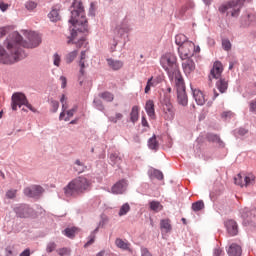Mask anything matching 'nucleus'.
Segmentation results:
<instances>
[{"mask_svg":"<svg viewBox=\"0 0 256 256\" xmlns=\"http://www.w3.org/2000/svg\"><path fill=\"white\" fill-rule=\"evenodd\" d=\"M24 35L27 37L28 42L23 41V37H21L18 32H13L5 42L6 48L0 45V65H13V63H17V61L25 59L27 55L21 47H25L26 49L39 47L41 43V36H39V34L26 31Z\"/></svg>","mask_w":256,"mask_h":256,"instance_id":"f257e3e1","label":"nucleus"},{"mask_svg":"<svg viewBox=\"0 0 256 256\" xmlns=\"http://www.w3.org/2000/svg\"><path fill=\"white\" fill-rule=\"evenodd\" d=\"M74 10L71 11V19L69 23L72 25L71 36L68 40V45L74 43L78 49L85 45V38L82 33L88 31L87 19L85 18V9L83 3L75 1L73 3Z\"/></svg>","mask_w":256,"mask_h":256,"instance_id":"f03ea898","label":"nucleus"},{"mask_svg":"<svg viewBox=\"0 0 256 256\" xmlns=\"http://www.w3.org/2000/svg\"><path fill=\"white\" fill-rule=\"evenodd\" d=\"M161 66L167 72L169 79L176 81L182 79L179 65H177V56L173 53H166L160 59Z\"/></svg>","mask_w":256,"mask_h":256,"instance_id":"7ed1b4c3","label":"nucleus"},{"mask_svg":"<svg viewBox=\"0 0 256 256\" xmlns=\"http://www.w3.org/2000/svg\"><path fill=\"white\" fill-rule=\"evenodd\" d=\"M91 182L87 178L80 176L72 180L65 188L64 193L67 197H73V195H79V193H85L89 189Z\"/></svg>","mask_w":256,"mask_h":256,"instance_id":"20e7f679","label":"nucleus"},{"mask_svg":"<svg viewBox=\"0 0 256 256\" xmlns=\"http://www.w3.org/2000/svg\"><path fill=\"white\" fill-rule=\"evenodd\" d=\"M245 3V0H230L228 2H225L221 4L218 8L219 13H222L226 15H231V17H238L239 12L241 11V7H243V4Z\"/></svg>","mask_w":256,"mask_h":256,"instance_id":"39448f33","label":"nucleus"},{"mask_svg":"<svg viewBox=\"0 0 256 256\" xmlns=\"http://www.w3.org/2000/svg\"><path fill=\"white\" fill-rule=\"evenodd\" d=\"M11 105L12 111H17V107H23V105H25V107L32 111V113H37V109H35V107H33V105L29 103V100H27V96H25V94L21 92H16L12 95Z\"/></svg>","mask_w":256,"mask_h":256,"instance_id":"423d86ee","label":"nucleus"},{"mask_svg":"<svg viewBox=\"0 0 256 256\" xmlns=\"http://www.w3.org/2000/svg\"><path fill=\"white\" fill-rule=\"evenodd\" d=\"M175 85L179 105L187 107L188 99L187 93L185 92V81L183 80V78H178L177 80H175Z\"/></svg>","mask_w":256,"mask_h":256,"instance_id":"0eeeda50","label":"nucleus"},{"mask_svg":"<svg viewBox=\"0 0 256 256\" xmlns=\"http://www.w3.org/2000/svg\"><path fill=\"white\" fill-rule=\"evenodd\" d=\"M180 59H191L195 55V43L186 42L178 47Z\"/></svg>","mask_w":256,"mask_h":256,"instance_id":"6e6552de","label":"nucleus"},{"mask_svg":"<svg viewBox=\"0 0 256 256\" xmlns=\"http://www.w3.org/2000/svg\"><path fill=\"white\" fill-rule=\"evenodd\" d=\"M13 211L20 219H29V217H33V213H35L33 208L27 204H18L13 208Z\"/></svg>","mask_w":256,"mask_h":256,"instance_id":"1a4fd4ad","label":"nucleus"},{"mask_svg":"<svg viewBox=\"0 0 256 256\" xmlns=\"http://www.w3.org/2000/svg\"><path fill=\"white\" fill-rule=\"evenodd\" d=\"M162 113L163 118L166 121H173L175 119V108L173 107V104L169 100H164L162 104Z\"/></svg>","mask_w":256,"mask_h":256,"instance_id":"9d476101","label":"nucleus"},{"mask_svg":"<svg viewBox=\"0 0 256 256\" xmlns=\"http://www.w3.org/2000/svg\"><path fill=\"white\" fill-rule=\"evenodd\" d=\"M235 184L239 185L240 187H249V185H253L255 183V176L253 174H249L247 176H243L238 174L234 178Z\"/></svg>","mask_w":256,"mask_h":256,"instance_id":"9b49d317","label":"nucleus"},{"mask_svg":"<svg viewBox=\"0 0 256 256\" xmlns=\"http://www.w3.org/2000/svg\"><path fill=\"white\" fill-rule=\"evenodd\" d=\"M114 195H123L127 191V180L123 179L116 182L111 189Z\"/></svg>","mask_w":256,"mask_h":256,"instance_id":"f8f14e48","label":"nucleus"},{"mask_svg":"<svg viewBox=\"0 0 256 256\" xmlns=\"http://www.w3.org/2000/svg\"><path fill=\"white\" fill-rule=\"evenodd\" d=\"M123 157L124 155L121 154V152L119 151L111 153L109 156V159L112 167H117L118 169H121V164L123 163Z\"/></svg>","mask_w":256,"mask_h":256,"instance_id":"ddd939ff","label":"nucleus"},{"mask_svg":"<svg viewBox=\"0 0 256 256\" xmlns=\"http://www.w3.org/2000/svg\"><path fill=\"white\" fill-rule=\"evenodd\" d=\"M43 193V187L34 185L24 189L26 197H39Z\"/></svg>","mask_w":256,"mask_h":256,"instance_id":"4468645a","label":"nucleus"},{"mask_svg":"<svg viewBox=\"0 0 256 256\" xmlns=\"http://www.w3.org/2000/svg\"><path fill=\"white\" fill-rule=\"evenodd\" d=\"M221 73H223V64L217 61L214 63L213 68L211 69L209 79H219L221 77Z\"/></svg>","mask_w":256,"mask_h":256,"instance_id":"2eb2a0df","label":"nucleus"},{"mask_svg":"<svg viewBox=\"0 0 256 256\" xmlns=\"http://www.w3.org/2000/svg\"><path fill=\"white\" fill-rule=\"evenodd\" d=\"M182 61H184L182 63V67L186 75H190V73H193V71H195V62H193L191 58L182 59Z\"/></svg>","mask_w":256,"mask_h":256,"instance_id":"dca6fc26","label":"nucleus"},{"mask_svg":"<svg viewBox=\"0 0 256 256\" xmlns=\"http://www.w3.org/2000/svg\"><path fill=\"white\" fill-rule=\"evenodd\" d=\"M225 226L227 232L229 233V235H231V237H235V235L239 233V230L237 229V222H235V220L226 221Z\"/></svg>","mask_w":256,"mask_h":256,"instance_id":"f3484780","label":"nucleus"},{"mask_svg":"<svg viewBox=\"0 0 256 256\" xmlns=\"http://www.w3.org/2000/svg\"><path fill=\"white\" fill-rule=\"evenodd\" d=\"M216 87L218 91H220V93H225V91H227V89L229 88V81H227V79L225 78H220L216 82Z\"/></svg>","mask_w":256,"mask_h":256,"instance_id":"a211bd4d","label":"nucleus"},{"mask_svg":"<svg viewBox=\"0 0 256 256\" xmlns=\"http://www.w3.org/2000/svg\"><path fill=\"white\" fill-rule=\"evenodd\" d=\"M115 245L118 249H122V251H129L131 244L127 240H123L121 238H116Z\"/></svg>","mask_w":256,"mask_h":256,"instance_id":"6ab92c4d","label":"nucleus"},{"mask_svg":"<svg viewBox=\"0 0 256 256\" xmlns=\"http://www.w3.org/2000/svg\"><path fill=\"white\" fill-rule=\"evenodd\" d=\"M193 97L197 105H205V95L201 92V90H193Z\"/></svg>","mask_w":256,"mask_h":256,"instance_id":"aec40b11","label":"nucleus"},{"mask_svg":"<svg viewBox=\"0 0 256 256\" xmlns=\"http://www.w3.org/2000/svg\"><path fill=\"white\" fill-rule=\"evenodd\" d=\"M145 111L148 117H151L152 119L153 117H155V103L153 102V100H148L146 102Z\"/></svg>","mask_w":256,"mask_h":256,"instance_id":"412c9836","label":"nucleus"},{"mask_svg":"<svg viewBox=\"0 0 256 256\" xmlns=\"http://www.w3.org/2000/svg\"><path fill=\"white\" fill-rule=\"evenodd\" d=\"M160 229L161 231H164V233H171V229H173L171 226V220L169 218L162 219L160 221Z\"/></svg>","mask_w":256,"mask_h":256,"instance_id":"4be33fe9","label":"nucleus"},{"mask_svg":"<svg viewBox=\"0 0 256 256\" xmlns=\"http://www.w3.org/2000/svg\"><path fill=\"white\" fill-rule=\"evenodd\" d=\"M60 103L62 104V112L60 113L59 120L63 121L66 111L69 109V106L67 105V96H65V94L60 98Z\"/></svg>","mask_w":256,"mask_h":256,"instance_id":"5701e85b","label":"nucleus"},{"mask_svg":"<svg viewBox=\"0 0 256 256\" xmlns=\"http://www.w3.org/2000/svg\"><path fill=\"white\" fill-rule=\"evenodd\" d=\"M241 253H243V250L237 244H232L228 249L229 256H241Z\"/></svg>","mask_w":256,"mask_h":256,"instance_id":"b1692460","label":"nucleus"},{"mask_svg":"<svg viewBox=\"0 0 256 256\" xmlns=\"http://www.w3.org/2000/svg\"><path fill=\"white\" fill-rule=\"evenodd\" d=\"M107 63L111 69L114 71H119L123 67V62L120 60L107 59Z\"/></svg>","mask_w":256,"mask_h":256,"instance_id":"393cba45","label":"nucleus"},{"mask_svg":"<svg viewBox=\"0 0 256 256\" xmlns=\"http://www.w3.org/2000/svg\"><path fill=\"white\" fill-rule=\"evenodd\" d=\"M130 121L135 124L139 121V106H133L130 112Z\"/></svg>","mask_w":256,"mask_h":256,"instance_id":"a878e982","label":"nucleus"},{"mask_svg":"<svg viewBox=\"0 0 256 256\" xmlns=\"http://www.w3.org/2000/svg\"><path fill=\"white\" fill-rule=\"evenodd\" d=\"M99 97H101V99H103L104 101H107V103H113L115 99V95L109 91L100 93Z\"/></svg>","mask_w":256,"mask_h":256,"instance_id":"bb28decb","label":"nucleus"},{"mask_svg":"<svg viewBox=\"0 0 256 256\" xmlns=\"http://www.w3.org/2000/svg\"><path fill=\"white\" fill-rule=\"evenodd\" d=\"M77 55H79V52L77 50H74L70 53H68L66 56H65V62L69 65L71 63H73L75 61V59H77Z\"/></svg>","mask_w":256,"mask_h":256,"instance_id":"cd10ccee","label":"nucleus"},{"mask_svg":"<svg viewBox=\"0 0 256 256\" xmlns=\"http://www.w3.org/2000/svg\"><path fill=\"white\" fill-rule=\"evenodd\" d=\"M190 41L187 40V36H185V34H178L175 37V43L176 45H179V47H181V45H185V43H189Z\"/></svg>","mask_w":256,"mask_h":256,"instance_id":"c85d7f7f","label":"nucleus"},{"mask_svg":"<svg viewBox=\"0 0 256 256\" xmlns=\"http://www.w3.org/2000/svg\"><path fill=\"white\" fill-rule=\"evenodd\" d=\"M150 209L155 213H159V211H163V205L159 201H151L150 202Z\"/></svg>","mask_w":256,"mask_h":256,"instance_id":"c756f323","label":"nucleus"},{"mask_svg":"<svg viewBox=\"0 0 256 256\" xmlns=\"http://www.w3.org/2000/svg\"><path fill=\"white\" fill-rule=\"evenodd\" d=\"M148 147L149 149H152L154 151H157V149H159V142H157L156 136H153L148 140Z\"/></svg>","mask_w":256,"mask_h":256,"instance_id":"7c9ffc66","label":"nucleus"},{"mask_svg":"<svg viewBox=\"0 0 256 256\" xmlns=\"http://www.w3.org/2000/svg\"><path fill=\"white\" fill-rule=\"evenodd\" d=\"M130 211H131V206L129 205V203H125L120 207L118 215L119 217H123L127 215V213H129Z\"/></svg>","mask_w":256,"mask_h":256,"instance_id":"2f4dec72","label":"nucleus"},{"mask_svg":"<svg viewBox=\"0 0 256 256\" xmlns=\"http://www.w3.org/2000/svg\"><path fill=\"white\" fill-rule=\"evenodd\" d=\"M79 229L77 227H72V228H66L64 230V234L66 237H69V239H73L75 237V233H77Z\"/></svg>","mask_w":256,"mask_h":256,"instance_id":"473e14b6","label":"nucleus"},{"mask_svg":"<svg viewBox=\"0 0 256 256\" xmlns=\"http://www.w3.org/2000/svg\"><path fill=\"white\" fill-rule=\"evenodd\" d=\"M48 17H49L50 21H53V22L59 21V19H60L59 10L53 9V10L48 14Z\"/></svg>","mask_w":256,"mask_h":256,"instance_id":"72a5a7b5","label":"nucleus"},{"mask_svg":"<svg viewBox=\"0 0 256 256\" xmlns=\"http://www.w3.org/2000/svg\"><path fill=\"white\" fill-rule=\"evenodd\" d=\"M99 231V227H97L93 233L89 236V241L84 245V247H89V245H93L95 243V233Z\"/></svg>","mask_w":256,"mask_h":256,"instance_id":"f704fd0d","label":"nucleus"},{"mask_svg":"<svg viewBox=\"0 0 256 256\" xmlns=\"http://www.w3.org/2000/svg\"><path fill=\"white\" fill-rule=\"evenodd\" d=\"M205 203L203 201H197L192 204V209L194 211H201V209H204Z\"/></svg>","mask_w":256,"mask_h":256,"instance_id":"c9c22d12","label":"nucleus"},{"mask_svg":"<svg viewBox=\"0 0 256 256\" xmlns=\"http://www.w3.org/2000/svg\"><path fill=\"white\" fill-rule=\"evenodd\" d=\"M108 119L110 123H117L118 121H121V119H123V114L116 113L115 116H110Z\"/></svg>","mask_w":256,"mask_h":256,"instance_id":"e433bc0d","label":"nucleus"},{"mask_svg":"<svg viewBox=\"0 0 256 256\" xmlns=\"http://www.w3.org/2000/svg\"><path fill=\"white\" fill-rule=\"evenodd\" d=\"M25 7L28 11H33V9H37V2L29 0L26 2Z\"/></svg>","mask_w":256,"mask_h":256,"instance_id":"4c0bfd02","label":"nucleus"},{"mask_svg":"<svg viewBox=\"0 0 256 256\" xmlns=\"http://www.w3.org/2000/svg\"><path fill=\"white\" fill-rule=\"evenodd\" d=\"M75 113H77V107L74 106L72 109L66 111V115L67 117L63 118L65 121H69V119H71V117H73V115H75Z\"/></svg>","mask_w":256,"mask_h":256,"instance_id":"58836bf2","label":"nucleus"},{"mask_svg":"<svg viewBox=\"0 0 256 256\" xmlns=\"http://www.w3.org/2000/svg\"><path fill=\"white\" fill-rule=\"evenodd\" d=\"M75 165H77V167H75L77 173H83L85 171V165L82 164L81 160H76Z\"/></svg>","mask_w":256,"mask_h":256,"instance_id":"ea45409f","label":"nucleus"},{"mask_svg":"<svg viewBox=\"0 0 256 256\" xmlns=\"http://www.w3.org/2000/svg\"><path fill=\"white\" fill-rule=\"evenodd\" d=\"M52 60H53V65H55V67H59L61 65V55H59L58 53H55L52 56Z\"/></svg>","mask_w":256,"mask_h":256,"instance_id":"a19ab883","label":"nucleus"},{"mask_svg":"<svg viewBox=\"0 0 256 256\" xmlns=\"http://www.w3.org/2000/svg\"><path fill=\"white\" fill-rule=\"evenodd\" d=\"M56 251H57L58 255H60V256H69V255H71V249H69V248H60Z\"/></svg>","mask_w":256,"mask_h":256,"instance_id":"79ce46f5","label":"nucleus"},{"mask_svg":"<svg viewBox=\"0 0 256 256\" xmlns=\"http://www.w3.org/2000/svg\"><path fill=\"white\" fill-rule=\"evenodd\" d=\"M156 83L153 81V77H151L147 81V85L145 87V93H149L151 91V87H155Z\"/></svg>","mask_w":256,"mask_h":256,"instance_id":"37998d69","label":"nucleus"},{"mask_svg":"<svg viewBox=\"0 0 256 256\" xmlns=\"http://www.w3.org/2000/svg\"><path fill=\"white\" fill-rule=\"evenodd\" d=\"M7 199H15L17 197V189H10L6 192Z\"/></svg>","mask_w":256,"mask_h":256,"instance_id":"c03bdc74","label":"nucleus"},{"mask_svg":"<svg viewBox=\"0 0 256 256\" xmlns=\"http://www.w3.org/2000/svg\"><path fill=\"white\" fill-rule=\"evenodd\" d=\"M222 47H223L224 51H231V41H229L228 39H223Z\"/></svg>","mask_w":256,"mask_h":256,"instance_id":"a18cd8bd","label":"nucleus"},{"mask_svg":"<svg viewBox=\"0 0 256 256\" xmlns=\"http://www.w3.org/2000/svg\"><path fill=\"white\" fill-rule=\"evenodd\" d=\"M57 249V244L55 242H50L47 244L46 251L47 253H53Z\"/></svg>","mask_w":256,"mask_h":256,"instance_id":"49530a36","label":"nucleus"},{"mask_svg":"<svg viewBox=\"0 0 256 256\" xmlns=\"http://www.w3.org/2000/svg\"><path fill=\"white\" fill-rule=\"evenodd\" d=\"M208 140L212 141V143H221V138H219V136L215 134L208 135Z\"/></svg>","mask_w":256,"mask_h":256,"instance_id":"de8ad7c7","label":"nucleus"},{"mask_svg":"<svg viewBox=\"0 0 256 256\" xmlns=\"http://www.w3.org/2000/svg\"><path fill=\"white\" fill-rule=\"evenodd\" d=\"M250 113H256V98L249 102Z\"/></svg>","mask_w":256,"mask_h":256,"instance_id":"09e8293b","label":"nucleus"},{"mask_svg":"<svg viewBox=\"0 0 256 256\" xmlns=\"http://www.w3.org/2000/svg\"><path fill=\"white\" fill-rule=\"evenodd\" d=\"M51 107H52L53 113H57V111L59 110V101L52 100Z\"/></svg>","mask_w":256,"mask_h":256,"instance_id":"8fccbe9b","label":"nucleus"},{"mask_svg":"<svg viewBox=\"0 0 256 256\" xmlns=\"http://www.w3.org/2000/svg\"><path fill=\"white\" fill-rule=\"evenodd\" d=\"M153 176L158 179L159 181H163V172L159 170H154L153 171Z\"/></svg>","mask_w":256,"mask_h":256,"instance_id":"3c124183","label":"nucleus"},{"mask_svg":"<svg viewBox=\"0 0 256 256\" xmlns=\"http://www.w3.org/2000/svg\"><path fill=\"white\" fill-rule=\"evenodd\" d=\"M80 65V75H85V60H80L79 61Z\"/></svg>","mask_w":256,"mask_h":256,"instance_id":"603ef678","label":"nucleus"},{"mask_svg":"<svg viewBox=\"0 0 256 256\" xmlns=\"http://www.w3.org/2000/svg\"><path fill=\"white\" fill-rule=\"evenodd\" d=\"M7 9H9V4H7V3L1 1V2H0V10H1L3 13H5V11H7Z\"/></svg>","mask_w":256,"mask_h":256,"instance_id":"864d4df0","label":"nucleus"},{"mask_svg":"<svg viewBox=\"0 0 256 256\" xmlns=\"http://www.w3.org/2000/svg\"><path fill=\"white\" fill-rule=\"evenodd\" d=\"M60 81L62 83L61 84L62 89H65L67 87V78L65 76H61Z\"/></svg>","mask_w":256,"mask_h":256,"instance_id":"5fc2aeb1","label":"nucleus"},{"mask_svg":"<svg viewBox=\"0 0 256 256\" xmlns=\"http://www.w3.org/2000/svg\"><path fill=\"white\" fill-rule=\"evenodd\" d=\"M235 114H233L232 112H224L222 113V118L223 119H231V117H233Z\"/></svg>","mask_w":256,"mask_h":256,"instance_id":"6e6d98bb","label":"nucleus"},{"mask_svg":"<svg viewBox=\"0 0 256 256\" xmlns=\"http://www.w3.org/2000/svg\"><path fill=\"white\" fill-rule=\"evenodd\" d=\"M141 253H142L141 256H153L147 248H142Z\"/></svg>","mask_w":256,"mask_h":256,"instance_id":"4d7b16f0","label":"nucleus"},{"mask_svg":"<svg viewBox=\"0 0 256 256\" xmlns=\"http://www.w3.org/2000/svg\"><path fill=\"white\" fill-rule=\"evenodd\" d=\"M221 255H223V250H221V248H215L214 256H221Z\"/></svg>","mask_w":256,"mask_h":256,"instance_id":"13d9d810","label":"nucleus"},{"mask_svg":"<svg viewBox=\"0 0 256 256\" xmlns=\"http://www.w3.org/2000/svg\"><path fill=\"white\" fill-rule=\"evenodd\" d=\"M187 11H189V6H187V5L182 6V8L180 9L181 15H185V13H187Z\"/></svg>","mask_w":256,"mask_h":256,"instance_id":"bf43d9fd","label":"nucleus"},{"mask_svg":"<svg viewBox=\"0 0 256 256\" xmlns=\"http://www.w3.org/2000/svg\"><path fill=\"white\" fill-rule=\"evenodd\" d=\"M5 253H6V256H15L13 254V250H11V248H6L5 249Z\"/></svg>","mask_w":256,"mask_h":256,"instance_id":"052dcab7","label":"nucleus"},{"mask_svg":"<svg viewBox=\"0 0 256 256\" xmlns=\"http://www.w3.org/2000/svg\"><path fill=\"white\" fill-rule=\"evenodd\" d=\"M20 256H31V250H29V249L24 250V251L20 254Z\"/></svg>","mask_w":256,"mask_h":256,"instance_id":"680f3d73","label":"nucleus"},{"mask_svg":"<svg viewBox=\"0 0 256 256\" xmlns=\"http://www.w3.org/2000/svg\"><path fill=\"white\" fill-rule=\"evenodd\" d=\"M238 135H247V129H245V128H240L239 130H238Z\"/></svg>","mask_w":256,"mask_h":256,"instance_id":"e2e57ef3","label":"nucleus"},{"mask_svg":"<svg viewBox=\"0 0 256 256\" xmlns=\"http://www.w3.org/2000/svg\"><path fill=\"white\" fill-rule=\"evenodd\" d=\"M142 126L149 127V122H147V118H145V116L142 117Z\"/></svg>","mask_w":256,"mask_h":256,"instance_id":"0e129e2a","label":"nucleus"},{"mask_svg":"<svg viewBox=\"0 0 256 256\" xmlns=\"http://www.w3.org/2000/svg\"><path fill=\"white\" fill-rule=\"evenodd\" d=\"M85 59H86V52L82 51L80 55V61H85Z\"/></svg>","mask_w":256,"mask_h":256,"instance_id":"69168bd1","label":"nucleus"},{"mask_svg":"<svg viewBox=\"0 0 256 256\" xmlns=\"http://www.w3.org/2000/svg\"><path fill=\"white\" fill-rule=\"evenodd\" d=\"M203 3H205V5H211V3H213V0H203Z\"/></svg>","mask_w":256,"mask_h":256,"instance_id":"338daca9","label":"nucleus"},{"mask_svg":"<svg viewBox=\"0 0 256 256\" xmlns=\"http://www.w3.org/2000/svg\"><path fill=\"white\" fill-rule=\"evenodd\" d=\"M172 91H173L172 88L170 86H167L166 93H171Z\"/></svg>","mask_w":256,"mask_h":256,"instance_id":"774afa93","label":"nucleus"}]
</instances>
